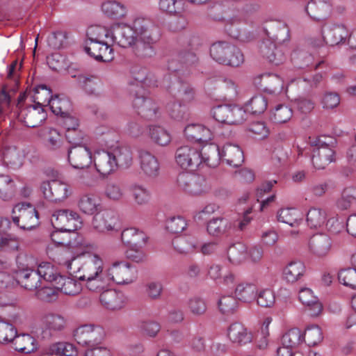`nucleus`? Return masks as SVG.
Returning a JSON list of instances; mask_svg holds the SVG:
<instances>
[{"mask_svg":"<svg viewBox=\"0 0 356 356\" xmlns=\"http://www.w3.org/2000/svg\"><path fill=\"white\" fill-rule=\"evenodd\" d=\"M24 114V122L28 127H37L40 126L47 118L44 108L40 106H31L28 107Z\"/></svg>","mask_w":356,"mask_h":356,"instance_id":"obj_33","label":"nucleus"},{"mask_svg":"<svg viewBox=\"0 0 356 356\" xmlns=\"http://www.w3.org/2000/svg\"><path fill=\"white\" fill-rule=\"evenodd\" d=\"M35 340L29 334H23L17 335L13 339L12 341L13 348L22 353H31L35 351L37 348Z\"/></svg>","mask_w":356,"mask_h":356,"instance_id":"obj_38","label":"nucleus"},{"mask_svg":"<svg viewBox=\"0 0 356 356\" xmlns=\"http://www.w3.org/2000/svg\"><path fill=\"white\" fill-rule=\"evenodd\" d=\"M257 304L263 307H270L275 302V295L273 290L266 288L257 291Z\"/></svg>","mask_w":356,"mask_h":356,"instance_id":"obj_59","label":"nucleus"},{"mask_svg":"<svg viewBox=\"0 0 356 356\" xmlns=\"http://www.w3.org/2000/svg\"><path fill=\"white\" fill-rule=\"evenodd\" d=\"M159 8L169 14H179L184 10L182 0H160Z\"/></svg>","mask_w":356,"mask_h":356,"instance_id":"obj_58","label":"nucleus"},{"mask_svg":"<svg viewBox=\"0 0 356 356\" xmlns=\"http://www.w3.org/2000/svg\"><path fill=\"white\" fill-rule=\"evenodd\" d=\"M93 161L97 171L103 176L110 175L117 168V163L112 153L106 151H96Z\"/></svg>","mask_w":356,"mask_h":356,"instance_id":"obj_20","label":"nucleus"},{"mask_svg":"<svg viewBox=\"0 0 356 356\" xmlns=\"http://www.w3.org/2000/svg\"><path fill=\"white\" fill-rule=\"evenodd\" d=\"M67 152L68 161L74 168H87L92 161L91 151L85 145H78L67 148Z\"/></svg>","mask_w":356,"mask_h":356,"instance_id":"obj_15","label":"nucleus"},{"mask_svg":"<svg viewBox=\"0 0 356 356\" xmlns=\"http://www.w3.org/2000/svg\"><path fill=\"white\" fill-rule=\"evenodd\" d=\"M149 136L154 143L161 146L167 145L171 141L170 134L167 130L160 126H149Z\"/></svg>","mask_w":356,"mask_h":356,"instance_id":"obj_47","label":"nucleus"},{"mask_svg":"<svg viewBox=\"0 0 356 356\" xmlns=\"http://www.w3.org/2000/svg\"><path fill=\"white\" fill-rule=\"evenodd\" d=\"M327 213L324 209L312 207L307 213L306 220L311 228H320L324 225L328 230L333 233L340 232L343 225L337 218H332L327 220Z\"/></svg>","mask_w":356,"mask_h":356,"instance_id":"obj_10","label":"nucleus"},{"mask_svg":"<svg viewBox=\"0 0 356 356\" xmlns=\"http://www.w3.org/2000/svg\"><path fill=\"white\" fill-rule=\"evenodd\" d=\"M77 207L83 213L92 216L99 211L101 204L99 200L96 195L91 193H86L81 195L79 198Z\"/></svg>","mask_w":356,"mask_h":356,"instance_id":"obj_32","label":"nucleus"},{"mask_svg":"<svg viewBox=\"0 0 356 356\" xmlns=\"http://www.w3.org/2000/svg\"><path fill=\"white\" fill-rule=\"evenodd\" d=\"M293 115L291 108L286 105L280 104L275 107L271 115V120L275 123H285L289 121Z\"/></svg>","mask_w":356,"mask_h":356,"instance_id":"obj_56","label":"nucleus"},{"mask_svg":"<svg viewBox=\"0 0 356 356\" xmlns=\"http://www.w3.org/2000/svg\"><path fill=\"white\" fill-rule=\"evenodd\" d=\"M175 250L181 254H188L195 252L198 248V241L191 236H181L172 241Z\"/></svg>","mask_w":356,"mask_h":356,"instance_id":"obj_40","label":"nucleus"},{"mask_svg":"<svg viewBox=\"0 0 356 356\" xmlns=\"http://www.w3.org/2000/svg\"><path fill=\"white\" fill-rule=\"evenodd\" d=\"M176 163L182 169L196 170L201 165L200 151L189 145L178 147L175 152Z\"/></svg>","mask_w":356,"mask_h":356,"instance_id":"obj_12","label":"nucleus"},{"mask_svg":"<svg viewBox=\"0 0 356 356\" xmlns=\"http://www.w3.org/2000/svg\"><path fill=\"white\" fill-rule=\"evenodd\" d=\"M227 337L232 343L238 346H245L253 340L252 332L239 322L229 325L227 330Z\"/></svg>","mask_w":356,"mask_h":356,"instance_id":"obj_19","label":"nucleus"},{"mask_svg":"<svg viewBox=\"0 0 356 356\" xmlns=\"http://www.w3.org/2000/svg\"><path fill=\"white\" fill-rule=\"evenodd\" d=\"M201 165H205L210 168L218 166L221 160L220 147L214 144L210 143L202 147L200 152Z\"/></svg>","mask_w":356,"mask_h":356,"instance_id":"obj_29","label":"nucleus"},{"mask_svg":"<svg viewBox=\"0 0 356 356\" xmlns=\"http://www.w3.org/2000/svg\"><path fill=\"white\" fill-rule=\"evenodd\" d=\"M276 181H269L263 184L257 189L256 197L258 202H260V211H264L271 203L276 200V194L272 193L264 198L265 195L271 192L272 188L276 184Z\"/></svg>","mask_w":356,"mask_h":356,"instance_id":"obj_37","label":"nucleus"},{"mask_svg":"<svg viewBox=\"0 0 356 356\" xmlns=\"http://www.w3.org/2000/svg\"><path fill=\"white\" fill-rule=\"evenodd\" d=\"M111 28H106L98 25L91 26L87 30L88 39L86 42L111 40Z\"/></svg>","mask_w":356,"mask_h":356,"instance_id":"obj_49","label":"nucleus"},{"mask_svg":"<svg viewBox=\"0 0 356 356\" xmlns=\"http://www.w3.org/2000/svg\"><path fill=\"white\" fill-rule=\"evenodd\" d=\"M282 345L292 348L303 341V334L298 328H292L283 334Z\"/></svg>","mask_w":356,"mask_h":356,"instance_id":"obj_51","label":"nucleus"},{"mask_svg":"<svg viewBox=\"0 0 356 356\" xmlns=\"http://www.w3.org/2000/svg\"><path fill=\"white\" fill-rule=\"evenodd\" d=\"M16 334L17 330L12 324L0 321V343H12Z\"/></svg>","mask_w":356,"mask_h":356,"instance_id":"obj_62","label":"nucleus"},{"mask_svg":"<svg viewBox=\"0 0 356 356\" xmlns=\"http://www.w3.org/2000/svg\"><path fill=\"white\" fill-rule=\"evenodd\" d=\"M356 203V189L353 188H345L341 197L337 200L336 205L339 210H346Z\"/></svg>","mask_w":356,"mask_h":356,"instance_id":"obj_54","label":"nucleus"},{"mask_svg":"<svg viewBox=\"0 0 356 356\" xmlns=\"http://www.w3.org/2000/svg\"><path fill=\"white\" fill-rule=\"evenodd\" d=\"M229 51L232 52L227 53L226 55L228 60L225 63V65L232 67H238L243 63L244 56L236 46L232 44Z\"/></svg>","mask_w":356,"mask_h":356,"instance_id":"obj_63","label":"nucleus"},{"mask_svg":"<svg viewBox=\"0 0 356 356\" xmlns=\"http://www.w3.org/2000/svg\"><path fill=\"white\" fill-rule=\"evenodd\" d=\"M51 221L55 229L72 232L77 229V223H81V218L73 210L60 209L54 213Z\"/></svg>","mask_w":356,"mask_h":356,"instance_id":"obj_11","label":"nucleus"},{"mask_svg":"<svg viewBox=\"0 0 356 356\" xmlns=\"http://www.w3.org/2000/svg\"><path fill=\"white\" fill-rule=\"evenodd\" d=\"M86 251L65 262L72 274L79 281L83 282L85 287L92 292H101L106 289V268L103 259L92 252V245L86 246Z\"/></svg>","mask_w":356,"mask_h":356,"instance_id":"obj_1","label":"nucleus"},{"mask_svg":"<svg viewBox=\"0 0 356 356\" xmlns=\"http://www.w3.org/2000/svg\"><path fill=\"white\" fill-rule=\"evenodd\" d=\"M134 106L143 118L154 120L156 117L159 108L156 104L149 98L137 97L134 100Z\"/></svg>","mask_w":356,"mask_h":356,"instance_id":"obj_27","label":"nucleus"},{"mask_svg":"<svg viewBox=\"0 0 356 356\" xmlns=\"http://www.w3.org/2000/svg\"><path fill=\"white\" fill-rule=\"evenodd\" d=\"M13 220L23 229H31L39 224L38 214L35 208L30 203L16 204L13 209Z\"/></svg>","mask_w":356,"mask_h":356,"instance_id":"obj_7","label":"nucleus"},{"mask_svg":"<svg viewBox=\"0 0 356 356\" xmlns=\"http://www.w3.org/2000/svg\"><path fill=\"white\" fill-rule=\"evenodd\" d=\"M102 11L107 17L112 19H121L127 14V7L116 1H107L102 4Z\"/></svg>","mask_w":356,"mask_h":356,"instance_id":"obj_41","label":"nucleus"},{"mask_svg":"<svg viewBox=\"0 0 356 356\" xmlns=\"http://www.w3.org/2000/svg\"><path fill=\"white\" fill-rule=\"evenodd\" d=\"M137 278V270L126 261H115L106 268V289L111 282L119 285L129 284Z\"/></svg>","mask_w":356,"mask_h":356,"instance_id":"obj_3","label":"nucleus"},{"mask_svg":"<svg viewBox=\"0 0 356 356\" xmlns=\"http://www.w3.org/2000/svg\"><path fill=\"white\" fill-rule=\"evenodd\" d=\"M52 97L51 90L44 85L38 86L35 89L34 102L35 106H48L49 99Z\"/></svg>","mask_w":356,"mask_h":356,"instance_id":"obj_57","label":"nucleus"},{"mask_svg":"<svg viewBox=\"0 0 356 356\" xmlns=\"http://www.w3.org/2000/svg\"><path fill=\"white\" fill-rule=\"evenodd\" d=\"M298 298L303 305L309 307L312 316H317L321 312L322 305L311 289L302 288L299 291Z\"/></svg>","mask_w":356,"mask_h":356,"instance_id":"obj_34","label":"nucleus"},{"mask_svg":"<svg viewBox=\"0 0 356 356\" xmlns=\"http://www.w3.org/2000/svg\"><path fill=\"white\" fill-rule=\"evenodd\" d=\"M303 334V341L309 346H314L320 343L323 339L321 328L316 325L307 327Z\"/></svg>","mask_w":356,"mask_h":356,"instance_id":"obj_48","label":"nucleus"},{"mask_svg":"<svg viewBox=\"0 0 356 356\" xmlns=\"http://www.w3.org/2000/svg\"><path fill=\"white\" fill-rule=\"evenodd\" d=\"M49 137L47 140L46 146L51 151L62 150L63 147V140L59 132L55 129H49L48 131Z\"/></svg>","mask_w":356,"mask_h":356,"instance_id":"obj_60","label":"nucleus"},{"mask_svg":"<svg viewBox=\"0 0 356 356\" xmlns=\"http://www.w3.org/2000/svg\"><path fill=\"white\" fill-rule=\"evenodd\" d=\"M247 247L242 243L231 245L227 250L226 255L228 261L234 265L242 263L246 259Z\"/></svg>","mask_w":356,"mask_h":356,"instance_id":"obj_44","label":"nucleus"},{"mask_svg":"<svg viewBox=\"0 0 356 356\" xmlns=\"http://www.w3.org/2000/svg\"><path fill=\"white\" fill-rule=\"evenodd\" d=\"M257 291L254 284L241 282L238 284L235 289V296L239 300L250 303L256 299Z\"/></svg>","mask_w":356,"mask_h":356,"instance_id":"obj_39","label":"nucleus"},{"mask_svg":"<svg viewBox=\"0 0 356 356\" xmlns=\"http://www.w3.org/2000/svg\"><path fill=\"white\" fill-rule=\"evenodd\" d=\"M51 189L53 190V201L64 200L72 194L70 186L59 180L51 181Z\"/></svg>","mask_w":356,"mask_h":356,"instance_id":"obj_50","label":"nucleus"},{"mask_svg":"<svg viewBox=\"0 0 356 356\" xmlns=\"http://www.w3.org/2000/svg\"><path fill=\"white\" fill-rule=\"evenodd\" d=\"M36 272L40 275V280L43 279L49 282H55L56 283L57 278L60 276L54 266L49 262L40 264Z\"/></svg>","mask_w":356,"mask_h":356,"instance_id":"obj_53","label":"nucleus"},{"mask_svg":"<svg viewBox=\"0 0 356 356\" xmlns=\"http://www.w3.org/2000/svg\"><path fill=\"white\" fill-rule=\"evenodd\" d=\"M262 55L275 65L282 63L286 60V55L281 48L268 40L263 42L260 46Z\"/></svg>","mask_w":356,"mask_h":356,"instance_id":"obj_31","label":"nucleus"},{"mask_svg":"<svg viewBox=\"0 0 356 356\" xmlns=\"http://www.w3.org/2000/svg\"><path fill=\"white\" fill-rule=\"evenodd\" d=\"M140 164L142 171L148 177H154L159 173L160 165L157 158L146 150L139 154Z\"/></svg>","mask_w":356,"mask_h":356,"instance_id":"obj_26","label":"nucleus"},{"mask_svg":"<svg viewBox=\"0 0 356 356\" xmlns=\"http://www.w3.org/2000/svg\"><path fill=\"white\" fill-rule=\"evenodd\" d=\"M279 222L289 225L292 227H298L303 223V215L295 208H282L277 212Z\"/></svg>","mask_w":356,"mask_h":356,"instance_id":"obj_30","label":"nucleus"},{"mask_svg":"<svg viewBox=\"0 0 356 356\" xmlns=\"http://www.w3.org/2000/svg\"><path fill=\"white\" fill-rule=\"evenodd\" d=\"M118 222V218L113 211L105 210L95 214L92 226L97 232L105 233L115 230Z\"/></svg>","mask_w":356,"mask_h":356,"instance_id":"obj_17","label":"nucleus"},{"mask_svg":"<svg viewBox=\"0 0 356 356\" xmlns=\"http://www.w3.org/2000/svg\"><path fill=\"white\" fill-rule=\"evenodd\" d=\"M41 323L45 331L54 334L65 329L67 319L62 314L49 312L42 315Z\"/></svg>","mask_w":356,"mask_h":356,"instance_id":"obj_22","label":"nucleus"},{"mask_svg":"<svg viewBox=\"0 0 356 356\" xmlns=\"http://www.w3.org/2000/svg\"><path fill=\"white\" fill-rule=\"evenodd\" d=\"M112 154L116 161L117 167H127L132 162V154L128 147H118L113 150Z\"/></svg>","mask_w":356,"mask_h":356,"instance_id":"obj_55","label":"nucleus"},{"mask_svg":"<svg viewBox=\"0 0 356 356\" xmlns=\"http://www.w3.org/2000/svg\"><path fill=\"white\" fill-rule=\"evenodd\" d=\"M220 149L221 160L229 166L236 168L243 163L244 161L243 152L238 145L227 143Z\"/></svg>","mask_w":356,"mask_h":356,"instance_id":"obj_23","label":"nucleus"},{"mask_svg":"<svg viewBox=\"0 0 356 356\" xmlns=\"http://www.w3.org/2000/svg\"><path fill=\"white\" fill-rule=\"evenodd\" d=\"M184 133L190 141L207 143L213 139L217 131L216 128L211 129L202 124L192 123L185 127Z\"/></svg>","mask_w":356,"mask_h":356,"instance_id":"obj_16","label":"nucleus"},{"mask_svg":"<svg viewBox=\"0 0 356 356\" xmlns=\"http://www.w3.org/2000/svg\"><path fill=\"white\" fill-rule=\"evenodd\" d=\"M80 88L88 95H97L100 89V81L95 77H88L82 74L74 76Z\"/></svg>","mask_w":356,"mask_h":356,"instance_id":"obj_46","label":"nucleus"},{"mask_svg":"<svg viewBox=\"0 0 356 356\" xmlns=\"http://www.w3.org/2000/svg\"><path fill=\"white\" fill-rule=\"evenodd\" d=\"M177 183L179 188L191 195H200L208 193L210 186L202 176L181 173L178 176Z\"/></svg>","mask_w":356,"mask_h":356,"instance_id":"obj_9","label":"nucleus"},{"mask_svg":"<svg viewBox=\"0 0 356 356\" xmlns=\"http://www.w3.org/2000/svg\"><path fill=\"white\" fill-rule=\"evenodd\" d=\"M332 10L328 0H311L306 6V12L313 19L320 21L326 19Z\"/></svg>","mask_w":356,"mask_h":356,"instance_id":"obj_24","label":"nucleus"},{"mask_svg":"<svg viewBox=\"0 0 356 356\" xmlns=\"http://www.w3.org/2000/svg\"><path fill=\"white\" fill-rule=\"evenodd\" d=\"M104 194L111 200L119 201L123 198L124 192L120 184L111 182L106 185Z\"/></svg>","mask_w":356,"mask_h":356,"instance_id":"obj_64","label":"nucleus"},{"mask_svg":"<svg viewBox=\"0 0 356 356\" xmlns=\"http://www.w3.org/2000/svg\"><path fill=\"white\" fill-rule=\"evenodd\" d=\"M57 279L56 288L66 295L75 296L82 290L81 284L76 280L62 275Z\"/></svg>","mask_w":356,"mask_h":356,"instance_id":"obj_36","label":"nucleus"},{"mask_svg":"<svg viewBox=\"0 0 356 356\" xmlns=\"http://www.w3.org/2000/svg\"><path fill=\"white\" fill-rule=\"evenodd\" d=\"M324 42L330 46L344 44L350 40V31L341 23H334L324 26L322 30Z\"/></svg>","mask_w":356,"mask_h":356,"instance_id":"obj_13","label":"nucleus"},{"mask_svg":"<svg viewBox=\"0 0 356 356\" xmlns=\"http://www.w3.org/2000/svg\"><path fill=\"white\" fill-rule=\"evenodd\" d=\"M49 108L56 115L64 116L69 113L71 109V102L64 95H55L49 99Z\"/></svg>","mask_w":356,"mask_h":356,"instance_id":"obj_42","label":"nucleus"},{"mask_svg":"<svg viewBox=\"0 0 356 356\" xmlns=\"http://www.w3.org/2000/svg\"><path fill=\"white\" fill-rule=\"evenodd\" d=\"M152 23L143 17L136 18L131 24L115 23L111 26V42L122 48H129L139 43L149 47L156 39L152 33Z\"/></svg>","mask_w":356,"mask_h":356,"instance_id":"obj_2","label":"nucleus"},{"mask_svg":"<svg viewBox=\"0 0 356 356\" xmlns=\"http://www.w3.org/2000/svg\"><path fill=\"white\" fill-rule=\"evenodd\" d=\"M325 138H318L310 141L315 147L312 152V162L316 169L325 168L330 163L335 161V152Z\"/></svg>","mask_w":356,"mask_h":356,"instance_id":"obj_5","label":"nucleus"},{"mask_svg":"<svg viewBox=\"0 0 356 356\" xmlns=\"http://www.w3.org/2000/svg\"><path fill=\"white\" fill-rule=\"evenodd\" d=\"M16 270L18 282L28 290H35L40 286L41 280L36 270H33V259L27 256H19Z\"/></svg>","mask_w":356,"mask_h":356,"instance_id":"obj_4","label":"nucleus"},{"mask_svg":"<svg viewBox=\"0 0 356 356\" xmlns=\"http://www.w3.org/2000/svg\"><path fill=\"white\" fill-rule=\"evenodd\" d=\"M211 113L217 122L227 124H241L247 116L244 109L235 105L217 106L212 108Z\"/></svg>","mask_w":356,"mask_h":356,"instance_id":"obj_8","label":"nucleus"},{"mask_svg":"<svg viewBox=\"0 0 356 356\" xmlns=\"http://www.w3.org/2000/svg\"><path fill=\"white\" fill-rule=\"evenodd\" d=\"M234 228V218H213L207 223V232L210 235L219 236L227 234Z\"/></svg>","mask_w":356,"mask_h":356,"instance_id":"obj_25","label":"nucleus"},{"mask_svg":"<svg viewBox=\"0 0 356 356\" xmlns=\"http://www.w3.org/2000/svg\"><path fill=\"white\" fill-rule=\"evenodd\" d=\"M102 291L99 300L104 308L116 311L125 307L127 298L122 292L112 289L106 290V289Z\"/></svg>","mask_w":356,"mask_h":356,"instance_id":"obj_18","label":"nucleus"},{"mask_svg":"<svg viewBox=\"0 0 356 356\" xmlns=\"http://www.w3.org/2000/svg\"><path fill=\"white\" fill-rule=\"evenodd\" d=\"M305 272V266L300 261H291L284 268V278L289 282H295L300 279Z\"/></svg>","mask_w":356,"mask_h":356,"instance_id":"obj_43","label":"nucleus"},{"mask_svg":"<svg viewBox=\"0 0 356 356\" xmlns=\"http://www.w3.org/2000/svg\"><path fill=\"white\" fill-rule=\"evenodd\" d=\"M105 337L104 329L100 326L83 325L74 332L76 341L82 346L92 348L99 346Z\"/></svg>","mask_w":356,"mask_h":356,"instance_id":"obj_6","label":"nucleus"},{"mask_svg":"<svg viewBox=\"0 0 356 356\" xmlns=\"http://www.w3.org/2000/svg\"><path fill=\"white\" fill-rule=\"evenodd\" d=\"M121 240L125 246H146L149 236L146 232L135 227L124 229L121 232Z\"/></svg>","mask_w":356,"mask_h":356,"instance_id":"obj_21","label":"nucleus"},{"mask_svg":"<svg viewBox=\"0 0 356 356\" xmlns=\"http://www.w3.org/2000/svg\"><path fill=\"white\" fill-rule=\"evenodd\" d=\"M268 105L266 98L263 95H255L245 104V113L250 112L252 114L263 113Z\"/></svg>","mask_w":356,"mask_h":356,"instance_id":"obj_52","label":"nucleus"},{"mask_svg":"<svg viewBox=\"0 0 356 356\" xmlns=\"http://www.w3.org/2000/svg\"><path fill=\"white\" fill-rule=\"evenodd\" d=\"M231 43L224 41H220L213 43L210 48V54L212 58L216 62L225 65L228 60L226 55L229 51Z\"/></svg>","mask_w":356,"mask_h":356,"instance_id":"obj_45","label":"nucleus"},{"mask_svg":"<svg viewBox=\"0 0 356 356\" xmlns=\"http://www.w3.org/2000/svg\"><path fill=\"white\" fill-rule=\"evenodd\" d=\"M10 225L11 222L8 218L0 217V252L7 249L16 250L18 248L16 238L8 233Z\"/></svg>","mask_w":356,"mask_h":356,"instance_id":"obj_28","label":"nucleus"},{"mask_svg":"<svg viewBox=\"0 0 356 356\" xmlns=\"http://www.w3.org/2000/svg\"><path fill=\"white\" fill-rule=\"evenodd\" d=\"M332 246L331 238L326 234H314L308 241L309 253L316 258H324L329 254Z\"/></svg>","mask_w":356,"mask_h":356,"instance_id":"obj_14","label":"nucleus"},{"mask_svg":"<svg viewBox=\"0 0 356 356\" xmlns=\"http://www.w3.org/2000/svg\"><path fill=\"white\" fill-rule=\"evenodd\" d=\"M129 193L136 205L143 206L151 199L150 191L143 184L134 183L129 186Z\"/></svg>","mask_w":356,"mask_h":356,"instance_id":"obj_35","label":"nucleus"},{"mask_svg":"<svg viewBox=\"0 0 356 356\" xmlns=\"http://www.w3.org/2000/svg\"><path fill=\"white\" fill-rule=\"evenodd\" d=\"M339 282L344 286L356 289V269L348 268L340 270L338 275Z\"/></svg>","mask_w":356,"mask_h":356,"instance_id":"obj_61","label":"nucleus"}]
</instances>
